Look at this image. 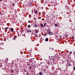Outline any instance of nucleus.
<instances>
[{
    "mask_svg": "<svg viewBox=\"0 0 75 75\" xmlns=\"http://www.w3.org/2000/svg\"><path fill=\"white\" fill-rule=\"evenodd\" d=\"M33 26H34V27H36V28L38 27V25H37V24H34Z\"/></svg>",
    "mask_w": 75,
    "mask_h": 75,
    "instance_id": "1",
    "label": "nucleus"
},
{
    "mask_svg": "<svg viewBox=\"0 0 75 75\" xmlns=\"http://www.w3.org/2000/svg\"><path fill=\"white\" fill-rule=\"evenodd\" d=\"M45 41H48V38H46L45 40Z\"/></svg>",
    "mask_w": 75,
    "mask_h": 75,
    "instance_id": "2",
    "label": "nucleus"
},
{
    "mask_svg": "<svg viewBox=\"0 0 75 75\" xmlns=\"http://www.w3.org/2000/svg\"><path fill=\"white\" fill-rule=\"evenodd\" d=\"M14 72V70L13 69H11V72Z\"/></svg>",
    "mask_w": 75,
    "mask_h": 75,
    "instance_id": "3",
    "label": "nucleus"
},
{
    "mask_svg": "<svg viewBox=\"0 0 75 75\" xmlns=\"http://www.w3.org/2000/svg\"><path fill=\"white\" fill-rule=\"evenodd\" d=\"M31 31H32L31 30H29L27 31V33H28L30 32H31Z\"/></svg>",
    "mask_w": 75,
    "mask_h": 75,
    "instance_id": "4",
    "label": "nucleus"
},
{
    "mask_svg": "<svg viewBox=\"0 0 75 75\" xmlns=\"http://www.w3.org/2000/svg\"><path fill=\"white\" fill-rule=\"evenodd\" d=\"M49 34L50 35H52V32H49Z\"/></svg>",
    "mask_w": 75,
    "mask_h": 75,
    "instance_id": "5",
    "label": "nucleus"
},
{
    "mask_svg": "<svg viewBox=\"0 0 75 75\" xmlns=\"http://www.w3.org/2000/svg\"><path fill=\"white\" fill-rule=\"evenodd\" d=\"M68 34H66L65 35L66 37H68Z\"/></svg>",
    "mask_w": 75,
    "mask_h": 75,
    "instance_id": "6",
    "label": "nucleus"
},
{
    "mask_svg": "<svg viewBox=\"0 0 75 75\" xmlns=\"http://www.w3.org/2000/svg\"><path fill=\"white\" fill-rule=\"evenodd\" d=\"M47 25V23H45L44 24V27H45V25Z\"/></svg>",
    "mask_w": 75,
    "mask_h": 75,
    "instance_id": "7",
    "label": "nucleus"
},
{
    "mask_svg": "<svg viewBox=\"0 0 75 75\" xmlns=\"http://www.w3.org/2000/svg\"><path fill=\"white\" fill-rule=\"evenodd\" d=\"M39 75H42V73L40 72L39 73Z\"/></svg>",
    "mask_w": 75,
    "mask_h": 75,
    "instance_id": "8",
    "label": "nucleus"
},
{
    "mask_svg": "<svg viewBox=\"0 0 75 75\" xmlns=\"http://www.w3.org/2000/svg\"><path fill=\"white\" fill-rule=\"evenodd\" d=\"M35 14H37V13H38V12H37V11H35Z\"/></svg>",
    "mask_w": 75,
    "mask_h": 75,
    "instance_id": "9",
    "label": "nucleus"
},
{
    "mask_svg": "<svg viewBox=\"0 0 75 75\" xmlns=\"http://www.w3.org/2000/svg\"><path fill=\"white\" fill-rule=\"evenodd\" d=\"M28 27L29 28H30V27H31V26H30V25H28Z\"/></svg>",
    "mask_w": 75,
    "mask_h": 75,
    "instance_id": "10",
    "label": "nucleus"
},
{
    "mask_svg": "<svg viewBox=\"0 0 75 75\" xmlns=\"http://www.w3.org/2000/svg\"><path fill=\"white\" fill-rule=\"evenodd\" d=\"M11 31H13V28H11Z\"/></svg>",
    "mask_w": 75,
    "mask_h": 75,
    "instance_id": "11",
    "label": "nucleus"
},
{
    "mask_svg": "<svg viewBox=\"0 0 75 75\" xmlns=\"http://www.w3.org/2000/svg\"><path fill=\"white\" fill-rule=\"evenodd\" d=\"M38 32V30H35V33H37Z\"/></svg>",
    "mask_w": 75,
    "mask_h": 75,
    "instance_id": "12",
    "label": "nucleus"
},
{
    "mask_svg": "<svg viewBox=\"0 0 75 75\" xmlns=\"http://www.w3.org/2000/svg\"><path fill=\"white\" fill-rule=\"evenodd\" d=\"M72 54V52H70L69 53L70 55H71Z\"/></svg>",
    "mask_w": 75,
    "mask_h": 75,
    "instance_id": "13",
    "label": "nucleus"
},
{
    "mask_svg": "<svg viewBox=\"0 0 75 75\" xmlns=\"http://www.w3.org/2000/svg\"><path fill=\"white\" fill-rule=\"evenodd\" d=\"M41 27H43V25L42 24H41Z\"/></svg>",
    "mask_w": 75,
    "mask_h": 75,
    "instance_id": "14",
    "label": "nucleus"
},
{
    "mask_svg": "<svg viewBox=\"0 0 75 75\" xmlns=\"http://www.w3.org/2000/svg\"><path fill=\"white\" fill-rule=\"evenodd\" d=\"M55 26H56V27H57V24H55Z\"/></svg>",
    "mask_w": 75,
    "mask_h": 75,
    "instance_id": "15",
    "label": "nucleus"
},
{
    "mask_svg": "<svg viewBox=\"0 0 75 75\" xmlns=\"http://www.w3.org/2000/svg\"><path fill=\"white\" fill-rule=\"evenodd\" d=\"M73 69L74 70V71H75V67H73Z\"/></svg>",
    "mask_w": 75,
    "mask_h": 75,
    "instance_id": "16",
    "label": "nucleus"
},
{
    "mask_svg": "<svg viewBox=\"0 0 75 75\" xmlns=\"http://www.w3.org/2000/svg\"><path fill=\"white\" fill-rule=\"evenodd\" d=\"M15 5V4H14V3H13L12 4V5L13 6H14Z\"/></svg>",
    "mask_w": 75,
    "mask_h": 75,
    "instance_id": "17",
    "label": "nucleus"
},
{
    "mask_svg": "<svg viewBox=\"0 0 75 75\" xmlns=\"http://www.w3.org/2000/svg\"><path fill=\"white\" fill-rule=\"evenodd\" d=\"M72 39H74V37L72 36Z\"/></svg>",
    "mask_w": 75,
    "mask_h": 75,
    "instance_id": "18",
    "label": "nucleus"
},
{
    "mask_svg": "<svg viewBox=\"0 0 75 75\" xmlns=\"http://www.w3.org/2000/svg\"><path fill=\"white\" fill-rule=\"evenodd\" d=\"M8 27L6 28H5V29H8Z\"/></svg>",
    "mask_w": 75,
    "mask_h": 75,
    "instance_id": "19",
    "label": "nucleus"
},
{
    "mask_svg": "<svg viewBox=\"0 0 75 75\" xmlns=\"http://www.w3.org/2000/svg\"><path fill=\"white\" fill-rule=\"evenodd\" d=\"M47 31L48 32H49V31H50V30H47Z\"/></svg>",
    "mask_w": 75,
    "mask_h": 75,
    "instance_id": "20",
    "label": "nucleus"
},
{
    "mask_svg": "<svg viewBox=\"0 0 75 75\" xmlns=\"http://www.w3.org/2000/svg\"><path fill=\"white\" fill-rule=\"evenodd\" d=\"M29 68H30V69H31V67H29Z\"/></svg>",
    "mask_w": 75,
    "mask_h": 75,
    "instance_id": "21",
    "label": "nucleus"
},
{
    "mask_svg": "<svg viewBox=\"0 0 75 75\" xmlns=\"http://www.w3.org/2000/svg\"><path fill=\"white\" fill-rule=\"evenodd\" d=\"M14 65V64L13 63H12V65Z\"/></svg>",
    "mask_w": 75,
    "mask_h": 75,
    "instance_id": "22",
    "label": "nucleus"
},
{
    "mask_svg": "<svg viewBox=\"0 0 75 75\" xmlns=\"http://www.w3.org/2000/svg\"><path fill=\"white\" fill-rule=\"evenodd\" d=\"M55 36H56V38H57V36L56 35H55Z\"/></svg>",
    "mask_w": 75,
    "mask_h": 75,
    "instance_id": "23",
    "label": "nucleus"
},
{
    "mask_svg": "<svg viewBox=\"0 0 75 75\" xmlns=\"http://www.w3.org/2000/svg\"><path fill=\"white\" fill-rule=\"evenodd\" d=\"M30 21H29L28 22V23H30Z\"/></svg>",
    "mask_w": 75,
    "mask_h": 75,
    "instance_id": "24",
    "label": "nucleus"
},
{
    "mask_svg": "<svg viewBox=\"0 0 75 75\" xmlns=\"http://www.w3.org/2000/svg\"><path fill=\"white\" fill-rule=\"evenodd\" d=\"M69 66H71V64H69Z\"/></svg>",
    "mask_w": 75,
    "mask_h": 75,
    "instance_id": "25",
    "label": "nucleus"
},
{
    "mask_svg": "<svg viewBox=\"0 0 75 75\" xmlns=\"http://www.w3.org/2000/svg\"><path fill=\"white\" fill-rule=\"evenodd\" d=\"M45 35H46V34H45L44 35V36H45Z\"/></svg>",
    "mask_w": 75,
    "mask_h": 75,
    "instance_id": "26",
    "label": "nucleus"
},
{
    "mask_svg": "<svg viewBox=\"0 0 75 75\" xmlns=\"http://www.w3.org/2000/svg\"><path fill=\"white\" fill-rule=\"evenodd\" d=\"M31 72H33V70H31Z\"/></svg>",
    "mask_w": 75,
    "mask_h": 75,
    "instance_id": "27",
    "label": "nucleus"
},
{
    "mask_svg": "<svg viewBox=\"0 0 75 75\" xmlns=\"http://www.w3.org/2000/svg\"><path fill=\"white\" fill-rule=\"evenodd\" d=\"M11 75H13V74H11Z\"/></svg>",
    "mask_w": 75,
    "mask_h": 75,
    "instance_id": "28",
    "label": "nucleus"
},
{
    "mask_svg": "<svg viewBox=\"0 0 75 75\" xmlns=\"http://www.w3.org/2000/svg\"><path fill=\"white\" fill-rule=\"evenodd\" d=\"M0 67H2V66L1 65H0Z\"/></svg>",
    "mask_w": 75,
    "mask_h": 75,
    "instance_id": "29",
    "label": "nucleus"
},
{
    "mask_svg": "<svg viewBox=\"0 0 75 75\" xmlns=\"http://www.w3.org/2000/svg\"><path fill=\"white\" fill-rule=\"evenodd\" d=\"M0 1H2V0H1Z\"/></svg>",
    "mask_w": 75,
    "mask_h": 75,
    "instance_id": "30",
    "label": "nucleus"
},
{
    "mask_svg": "<svg viewBox=\"0 0 75 75\" xmlns=\"http://www.w3.org/2000/svg\"><path fill=\"white\" fill-rule=\"evenodd\" d=\"M61 35H60V37H61Z\"/></svg>",
    "mask_w": 75,
    "mask_h": 75,
    "instance_id": "31",
    "label": "nucleus"
},
{
    "mask_svg": "<svg viewBox=\"0 0 75 75\" xmlns=\"http://www.w3.org/2000/svg\"><path fill=\"white\" fill-rule=\"evenodd\" d=\"M26 30H27V29H26Z\"/></svg>",
    "mask_w": 75,
    "mask_h": 75,
    "instance_id": "32",
    "label": "nucleus"
},
{
    "mask_svg": "<svg viewBox=\"0 0 75 75\" xmlns=\"http://www.w3.org/2000/svg\"><path fill=\"white\" fill-rule=\"evenodd\" d=\"M53 50H54V49H53Z\"/></svg>",
    "mask_w": 75,
    "mask_h": 75,
    "instance_id": "33",
    "label": "nucleus"
},
{
    "mask_svg": "<svg viewBox=\"0 0 75 75\" xmlns=\"http://www.w3.org/2000/svg\"><path fill=\"white\" fill-rule=\"evenodd\" d=\"M33 59H34V58H33Z\"/></svg>",
    "mask_w": 75,
    "mask_h": 75,
    "instance_id": "34",
    "label": "nucleus"
}]
</instances>
